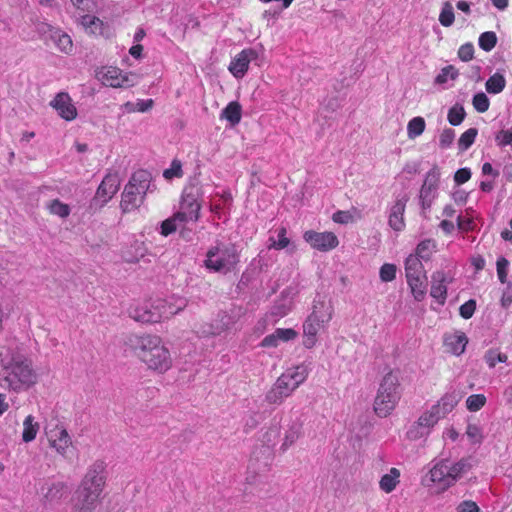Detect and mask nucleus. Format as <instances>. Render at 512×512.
<instances>
[{
	"mask_svg": "<svg viewBox=\"0 0 512 512\" xmlns=\"http://www.w3.org/2000/svg\"><path fill=\"white\" fill-rule=\"evenodd\" d=\"M0 365L2 386L19 393L33 387L38 381V374L29 358L19 347L0 346Z\"/></svg>",
	"mask_w": 512,
	"mask_h": 512,
	"instance_id": "1",
	"label": "nucleus"
},
{
	"mask_svg": "<svg viewBox=\"0 0 512 512\" xmlns=\"http://www.w3.org/2000/svg\"><path fill=\"white\" fill-rule=\"evenodd\" d=\"M105 469L106 464L102 460H97L88 467L76 491L73 512H93L95 510L105 486Z\"/></svg>",
	"mask_w": 512,
	"mask_h": 512,
	"instance_id": "2",
	"label": "nucleus"
},
{
	"mask_svg": "<svg viewBox=\"0 0 512 512\" xmlns=\"http://www.w3.org/2000/svg\"><path fill=\"white\" fill-rule=\"evenodd\" d=\"M134 351L150 370L162 374L172 367L171 353L159 336L150 334L136 336Z\"/></svg>",
	"mask_w": 512,
	"mask_h": 512,
	"instance_id": "3",
	"label": "nucleus"
},
{
	"mask_svg": "<svg viewBox=\"0 0 512 512\" xmlns=\"http://www.w3.org/2000/svg\"><path fill=\"white\" fill-rule=\"evenodd\" d=\"M308 372L305 366H296L282 373L265 395L269 404H281L289 397L307 378Z\"/></svg>",
	"mask_w": 512,
	"mask_h": 512,
	"instance_id": "4",
	"label": "nucleus"
},
{
	"mask_svg": "<svg viewBox=\"0 0 512 512\" xmlns=\"http://www.w3.org/2000/svg\"><path fill=\"white\" fill-rule=\"evenodd\" d=\"M151 185V174L138 170L132 174L121 195L120 208L123 213L136 210L143 203Z\"/></svg>",
	"mask_w": 512,
	"mask_h": 512,
	"instance_id": "5",
	"label": "nucleus"
},
{
	"mask_svg": "<svg viewBox=\"0 0 512 512\" xmlns=\"http://www.w3.org/2000/svg\"><path fill=\"white\" fill-rule=\"evenodd\" d=\"M401 397L399 377L393 371L382 378L374 400V411L379 417H387L395 409Z\"/></svg>",
	"mask_w": 512,
	"mask_h": 512,
	"instance_id": "6",
	"label": "nucleus"
},
{
	"mask_svg": "<svg viewBox=\"0 0 512 512\" xmlns=\"http://www.w3.org/2000/svg\"><path fill=\"white\" fill-rule=\"evenodd\" d=\"M239 262V255L234 245L216 243L208 249L204 266L213 272L226 274L231 272Z\"/></svg>",
	"mask_w": 512,
	"mask_h": 512,
	"instance_id": "7",
	"label": "nucleus"
},
{
	"mask_svg": "<svg viewBox=\"0 0 512 512\" xmlns=\"http://www.w3.org/2000/svg\"><path fill=\"white\" fill-rule=\"evenodd\" d=\"M96 77L103 85L113 88L131 87L137 82L135 74L124 73L121 69L113 66L102 67L96 72Z\"/></svg>",
	"mask_w": 512,
	"mask_h": 512,
	"instance_id": "8",
	"label": "nucleus"
},
{
	"mask_svg": "<svg viewBox=\"0 0 512 512\" xmlns=\"http://www.w3.org/2000/svg\"><path fill=\"white\" fill-rule=\"evenodd\" d=\"M436 408H430L424 411L419 418L410 426L407 431V437L410 440L416 441L421 438L427 437L432 428L440 420Z\"/></svg>",
	"mask_w": 512,
	"mask_h": 512,
	"instance_id": "9",
	"label": "nucleus"
},
{
	"mask_svg": "<svg viewBox=\"0 0 512 512\" xmlns=\"http://www.w3.org/2000/svg\"><path fill=\"white\" fill-rule=\"evenodd\" d=\"M303 239L313 248L321 252H327L339 245L337 236L330 231L317 232L308 230L303 234Z\"/></svg>",
	"mask_w": 512,
	"mask_h": 512,
	"instance_id": "10",
	"label": "nucleus"
},
{
	"mask_svg": "<svg viewBox=\"0 0 512 512\" xmlns=\"http://www.w3.org/2000/svg\"><path fill=\"white\" fill-rule=\"evenodd\" d=\"M48 441L52 449L62 457H67L69 448L72 446V439L67 429L62 425H56L48 432Z\"/></svg>",
	"mask_w": 512,
	"mask_h": 512,
	"instance_id": "11",
	"label": "nucleus"
},
{
	"mask_svg": "<svg viewBox=\"0 0 512 512\" xmlns=\"http://www.w3.org/2000/svg\"><path fill=\"white\" fill-rule=\"evenodd\" d=\"M119 186L120 181L117 174L106 175L99 185L93 201L100 207L104 206L117 193Z\"/></svg>",
	"mask_w": 512,
	"mask_h": 512,
	"instance_id": "12",
	"label": "nucleus"
},
{
	"mask_svg": "<svg viewBox=\"0 0 512 512\" xmlns=\"http://www.w3.org/2000/svg\"><path fill=\"white\" fill-rule=\"evenodd\" d=\"M408 199L409 197L406 194L398 196L389 208L388 225L396 232H401L405 229L404 213Z\"/></svg>",
	"mask_w": 512,
	"mask_h": 512,
	"instance_id": "13",
	"label": "nucleus"
},
{
	"mask_svg": "<svg viewBox=\"0 0 512 512\" xmlns=\"http://www.w3.org/2000/svg\"><path fill=\"white\" fill-rule=\"evenodd\" d=\"M201 205L192 193H184L180 203V209L176 212L185 224L196 223L200 217Z\"/></svg>",
	"mask_w": 512,
	"mask_h": 512,
	"instance_id": "14",
	"label": "nucleus"
},
{
	"mask_svg": "<svg viewBox=\"0 0 512 512\" xmlns=\"http://www.w3.org/2000/svg\"><path fill=\"white\" fill-rule=\"evenodd\" d=\"M258 57L256 50L252 48L243 49L230 62L228 67L231 74L236 78H242L246 74L249 64Z\"/></svg>",
	"mask_w": 512,
	"mask_h": 512,
	"instance_id": "15",
	"label": "nucleus"
},
{
	"mask_svg": "<svg viewBox=\"0 0 512 512\" xmlns=\"http://www.w3.org/2000/svg\"><path fill=\"white\" fill-rule=\"evenodd\" d=\"M155 308L159 315V322L169 319L173 315L179 313L186 307V300L184 298H171V300L158 299L154 301Z\"/></svg>",
	"mask_w": 512,
	"mask_h": 512,
	"instance_id": "16",
	"label": "nucleus"
},
{
	"mask_svg": "<svg viewBox=\"0 0 512 512\" xmlns=\"http://www.w3.org/2000/svg\"><path fill=\"white\" fill-rule=\"evenodd\" d=\"M153 302H145L129 309V316L137 322L141 323H158L159 313L154 310Z\"/></svg>",
	"mask_w": 512,
	"mask_h": 512,
	"instance_id": "17",
	"label": "nucleus"
},
{
	"mask_svg": "<svg viewBox=\"0 0 512 512\" xmlns=\"http://www.w3.org/2000/svg\"><path fill=\"white\" fill-rule=\"evenodd\" d=\"M81 25L84 27L87 33L94 36H102L104 38H110L112 36V30L107 23H104L100 18L92 15H84L81 17Z\"/></svg>",
	"mask_w": 512,
	"mask_h": 512,
	"instance_id": "18",
	"label": "nucleus"
},
{
	"mask_svg": "<svg viewBox=\"0 0 512 512\" xmlns=\"http://www.w3.org/2000/svg\"><path fill=\"white\" fill-rule=\"evenodd\" d=\"M51 106L56 109L60 117L67 121H71L77 116V110L67 93H58L51 101Z\"/></svg>",
	"mask_w": 512,
	"mask_h": 512,
	"instance_id": "19",
	"label": "nucleus"
},
{
	"mask_svg": "<svg viewBox=\"0 0 512 512\" xmlns=\"http://www.w3.org/2000/svg\"><path fill=\"white\" fill-rule=\"evenodd\" d=\"M468 338L462 331H454L444 335V346L448 352L459 356L464 353Z\"/></svg>",
	"mask_w": 512,
	"mask_h": 512,
	"instance_id": "20",
	"label": "nucleus"
},
{
	"mask_svg": "<svg viewBox=\"0 0 512 512\" xmlns=\"http://www.w3.org/2000/svg\"><path fill=\"white\" fill-rule=\"evenodd\" d=\"M447 277L443 271H436L431 276L430 295L443 305L447 298Z\"/></svg>",
	"mask_w": 512,
	"mask_h": 512,
	"instance_id": "21",
	"label": "nucleus"
},
{
	"mask_svg": "<svg viewBox=\"0 0 512 512\" xmlns=\"http://www.w3.org/2000/svg\"><path fill=\"white\" fill-rule=\"evenodd\" d=\"M297 337V332L292 328H278L272 334H269L261 341L262 347H277L279 343L293 340Z\"/></svg>",
	"mask_w": 512,
	"mask_h": 512,
	"instance_id": "22",
	"label": "nucleus"
},
{
	"mask_svg": "<svg viewBox=\"0 0 512 512\" xmlns=\"http://www.w3.org/2000/svg\"><path fill=\"white\" fill-rule=\"evenodd\" d=\"M449 469L448 480L454 485L463 475L469 472L473 467V459L471 457L461 458L457 462L447 460Z\"/></svg>",
	"mask_w": 512,
	"mask_h": 512,
	"instance_id": "23",
	"label": "nucleus"
},
{
	"mask_svg": "<svg viewBox=\"0 0 512 512\" xmlns=\"http://www.w3.org/2000/svg\"><path fill=\"white\" fill-rule=\"evenodd\" d=\"M325 326L326 324L318 322L314 317H307L303 323V344L306 348H312L315 345L318 332Z\"/></svg>",
	"mask_w": 512,
	"mask_h": 512,
	"instance_id": "24",
	"label": "nucleus"
},
{
	"mask_svg": "<svg viewBox=\"0 0 512 512\" xmlns=\"http://www.w3.org/2000/svg\"><path fill=\"white\" fill-rule=\"evenodd\" d=\"M42 494L46 503L53 504L66 497L68 490L63 482H51L42 488Z\"/></svg>",
	"mask_w": 512,
	"mask_h": 512,
	"instance_id": "25",
	"label": "nucleus"
},
{
	"mask_svg": "<svg viewBox=\"0 0 512 512\" xmlns=\"http://www.w3.org/2000/svg\"><path fill=\"white\" fill-rule=\"evenodd\" d=\"M449 469L447 466V459H443L436 463L429 471V479L433 483L439 484L443 489L452 486L448 480Z\"/></svg>",
	"mask_w": 512,
	"mask_h": 512,
	"instance_id": "26",
	"label": "nucleus"
},
{
	"mask_svg": "<svg viewBox=\"0 0 512 512\" xmlns=\"http://www.w3.org/2000/svg\"><path fill=\"white\" fill-rule=\"evenodd\" d=\"M309 316L327 325L333 316V306L324 299L314 300L312 312Z\"/></svg>",
	"mask_w": 512,
	"mask_h": 512,
	"instance_id": "27",
	"label": "nucleus"
},
{
	"mask_svg": "<svg viewBox=\"0 0 512 512\" xmlns=\"http://www.w3.org/2000/svg\"><path fill=\"white\" fill-rule=\"evenodd\" d=\"M461 396L458 392L452 391L446 393L438 402L437 404L431 406V408H436L437 414L439 415V418H443L446 414L450 413L454 407L458 404L460 401Z\"/></svg>",
	"mask_w": 512,
	"mask_h": 512,
	"instance_id": "28",
	"label": "nucleus"
},
{
	"mask_svg": "<svg viewBox=\"0 0 512 512\" xmlns=\"http://www.w3.org/2000/svg\"><path fill=\"white\" fill-rule=\"evenodd\" d=\"M400 470L392 467L388 473L384 474L379 481V488L385 493L393 492L400 483Z\"/></svg>",
	"mask_w": 512,
	"mask_h": 512,
	"instance_id": "29",
	"label": "nucleus"
},
{
	"mask_svg": "<svg viewBox=\"0 0 512 512\" xmlns=\"http://www.w3.org/2000/svg\"><path fill=\"white\" fill-rule=\"evenodd\" d=\"M406 279L426 276L422 261L415 255H409L405 260Z\"/></svg>",
	"mask_w": 512,
	"mask_h": 512,
	"instance_id": "30",
	"label": "nucleus"
},
{
	"mask_svg": "<svg viewBox=\"0 0 512 512\" xmlns=\"http://www.w3.org/2000/svg\"><path fill=\"white\" fill-rule=\"evenodd\" d=\"M302 425L299 422L292 423L285 432L283 442L280 446L282 452H286L301 436Z\"/></svg>",
	"mask_w": 512,
	"mask_h": 512,
	"instance_id": "31",
	"label": "nucleus"
},
{
	"mask_svg": "<svg viewBox=\"0 0 512 512\" xmlns=\"http://www.w3.org/2000/svg\"><path fill=\"white\" fill-rule=\"evenodd\" d=\"M436 251V241L433 239H425L417 245L413 255L417 256L421 261H428Z\"/></svg>",
	"mask_w": 512,
	"mask_h": 512,
	"instance_id": "32",
	"label": "nucleus"
},
{
	"mask_svg": "<svg viewBox=\"0 0 512 512\" xmlns=\"http://www.w3.org/2000/svg\"><path fill=\"white\" fill-rule=\"evenodd\" d=\"M51 40L54 42L60 52L65 54H70L72 52L73 42L67 33L57 29L54 34H51Z\"/></svg>",
	"mask_w": 512,
	"mask_h": 512,
	"instance_id": "33",
	"label": "nucleus"
},
{
	"mask_svg": "<svg viewBox=\"0 0 512 512\" xmlns=\"http://www.w3.org/2000/svg\"><path fill=\"white\" fill-rule=\"evenodd\" d=\"M39 428L40 425L35 421V417L33 415H28L23 421L22 440L25 443H29L35 440Z\"/></svg>",
	"mask_w": 512,
	"mask_h": 512,
	"instance_id": "34",
	"label": "nucleus"
},
{
	"mask_svg": "<svg viewBox=\"0 0 512 512\" xmlns=\"http://www.w3.org/2000/svg\"><path fill=\"white\" fill-rule=\"evenodd\" d=\"M407 283L415 300L422 301L426 295L427 276L407 279Z\"/></svg>",
	"mask_w": 512,
	"mask_h": 512,
	"instance_id": "35",
	"label": "nucleus"
},
{
	"mask_svg": "<svg viewBox=\"0 0 512 512\" xmlns=\"http://www.w3.org/2000/svg\"><path fill=\"white\" fill-rule=\"evenodd\" d=\"M242 115L241 105L236 102H230L221 112V118L226 119L231 125H236L240 122Z\"/></svg>",
	"mask_w": 512,
	"mask_h": 512,
	"instance_id": "36",
	"label": "nucleus"
},
{
	"mask_svg": "<svg viewBox=\"0 0 512 512\" xmlns=\"http://www.w3.org/2000/svg\"><path fill=\"white\" fill-rule=\"evenodd\" d=\"M506 87V79L503 74L496 72L491 75L486 83L485 89L489 94H499Z\"/></svg>",
	"mask_w": 512,
	"mask_h": 512,
	"instance_id": "37",
	"label": "nucleus"
},
{
	"mask_svg": "<svg viewBox=\"0 0 512 512\" xmlns=\"http://www.w3.org/2000/svg\"><path fill=\"white\" fill-rule=\"evenodd\" d=\"M184 221L180 218V216L175 213L173 216L167 218L161 223V235L168 236L182 227L184 225Z\"/></svg>",
	"mask_w": 512,
	"mask_h": 512,
	"instance_id": "38",
	"label": "nucleus"
},
{
	"mask_svg": "<svg viewBox=\"0 0 512 512\" xmlns=\"http://www.w3.org/2000/svg\"><path fill=\"white\" fill-rule=\"evenodd\" d=\"M425 120L424 118L417 116L412 118L407 125V135L409 139H415L420 136L425 130Z\"/></svg>",
	"mask_w": 512,
	"mask_h": 512,
	"instance_id": "39",
	"label": "nucleus"
},
{
	"mask_svg": "<svg viewBox=\"0 0 512 512\" xmlns=\"http://www.w3.org/2000/svg\"><path fill=\"white\" fill-rule=\"evenodd\" d=\"M465 116L466 112L463 105L457 103L449 109L447 119L451 125L458 126L463 122Z\"/></svg>",
	"mask_w": 512,
	"mask_h": 512,
	"instance_id": "40",
	"label": "nucleus"
},
{
	"mask_svg": "<svg viewBox=\"0 0 512 512\" xmlns=\"http://www.w3.org/2000/svg\"><path fill=\"white\" fill-rule=\"evenodd\" d=\"M47 208L49 212L53 215H57L61 218H67L70 215V207L69 205L61 202L58 199L52 200L48 205Z\"/></svg>",
	"mask_w": 512,
	"mask_h": 512,
	"instance_id": "41",
	"label": "nucleus"
},
{
	"mask_svg": "<svg viewBox=\"0 0 512 512\" xmlns=\"http://www.w3.org/2000/svg\"><path fill=\"white\" fill-rule=\"evenodd\" d=\"M287 234V230L285 227H281L279 230H278V239H274L273 237H270L269 238V245H268V248L269 249H276V250H281V249H284L286 248L289 243H290V240L287 238L286 236Z\"/></svg>",
	"mask_w": 512,
	"mask_h": 512,
	"instance_id": "42",
	"label": "nucleus"
},
{
	"mask_svg": "<svg viewBox=\"0 0 512 512\" xmlns=\"http://www.w3.org/2000/svg\"><path fill=\"white\" fill-rule=\"evenodd\" d=\"M478 130L476 128L467 129L458 140L460 151H466L475 141Z\"/></svg>",
	"mask_w": 512,
	"mask_h": 512,
	"instance_id": "43",
	"label": "nucleus"
},
{
	"mask_svg": "<svg viewBox=\"0 0 512 512\" xmlns=\"http://www.w3.org/2000/svg\"><path fill=\"white\" fill-rule=\"evenodd\" d=\"M479 46L486 52L491 51L497 44V36L495 32L487 31L480 35Z\"/></svg>",
	"mask_w": 512,
	"mask_h": 512,
	"instance_id": "44",
	"label": "nucleus"
},
{
	"mask_svg": "<svg viewBox=\"0 0 512 512\" xmlns=\"http://www.w3.org/2000/svg\"><path fill=\"white\" fill-rule=\"evenodd\" d=\"M454 12L450 2H445L439 15V22L444 27H450L454 23Z\"/></svg>",
	"mask_w": 512,
	"mask_h": 512,
	"instance_id": "45",
	"label": "nucleus"
},
{
	"mask_svg": "<svg viewBox=\"0 0 512 512\" xmlns=\"http://www.w3.org/2000/svg\"><path fill=\"white\" fill-rule=\"evenodd\" d=\"M472 105L477 112L484 113L490 107V100L484 92H478L472 98Z\"/></svg>",
	"mask_w": 512,
	"mask_h": 512,
	"instance_id": "46",
	"label": "nucleus"
},
{
	"mask_svg": "<svg viewBox=\"0 0 512 512\" xmlns=\"http://www.w3.org/2000/svg\"><path fill=\"white\" fill-rule=\"evenodd\" d=\"M486 403V397L483 394L470 395L466 400V407L471 412L479 411Z\"/></svg>",
	"mask_w": 512,
	"mask_h": 512,
	"instance_id": "47",
	"label": "nucleus"
},
{
	"mask_svg": "<svg viewBox=\"0 0 512 512\" xmlns=\"http://www.w3.org/2000/svg\"><path fill=\"white\" fill-rule=\"evenodd\" d=\"M457 76H458V70L454 66L449 65V66L444 67L441 70V72L437 75L435 81L438 84H444L449 79L455 80L457 78Z\"/></svg>",
	"mask_w": 512,
	"mask_h": 512,
	"instance_id": "48",
	"label": "nucleus"
},
{
	"mask_svg": "<svg viewBox=\"0 0 512 512\" xmlns=\"http://www.w3.org/2000/svg\"><path fill=\"white\" fill-rule=\"evenodd\" d=\"M397 267L391 263H385L381 266L379 271L380 279L383 282H391L395 279Z\"/></svg>",
	"mask_w": 512,
	"mask_h": 512,
	"instance_id": "49",
	"label": "nucleus"
},
{
	"mask_svg": "<svg viewBox=\"0 0 512 512\" xmlns=\"http://www.w3.org/2000/svg\"><path fill=\"white\" fill-rule=\"evenodd\" d=\"M439 180H440V171L437 167H433L432 169H430L427 172L423 185L437 190Z\"/></svg>",
	"mask_w": 512,
	"mask_h": 512,
	"instance_id": "50",
	"label": "nucleus"
},
{
	"mask_svg": "<svg viewBox=\"0 0 512 512\" xmlns=\"http://www.w3.org/2000/svg\"><path fill=\"white\" fill-rule=\"evenodd\" d=\"M485 360L490 368L495 367L497 362H506L507 355L497 350H489L485 354Z\"/></svg>",
	"mask_w": 512,
	"mask_h": 512,
	"instance_id": "51",
	"label": "nucleus"
},
{
	"mask_svg": "<svg viewBox=\"0 0 512 512\" xmlns=\"http://www.w3.org/2000/svg\"><path fill=\"white\" fill-rule=\"evenodd\" d=\"M495 141L499 147L510 145L512 149V128L507 130H500L495 135Z\"/></svg>",
	"mask_w": 512,
	"mask_h": 512,
	"instance_id": "52",
	"label": "nucleus"
},
{
	"mask_svg": "<svg viewBox=\"0 0 512 512\" xmlns=\"http://www.w3.org/2000/svg\"><path fill=\"white\" fill-rule=\"evenodd\" d=\"M291 310V302L289 300H282L276 302L271 309V314L276 317H283Z\"/></svg>",
	"mask_w": 512,
	"mask_h": 512,
	"instance_id": "53",
	"label": "nucleus"
},
{
	"mask_svg": "<svg viewBox=\"0 0 512 512\" xmlns=\"http://www.w3.org/2000/svg\"><path fill=\"white\" fill-rule=\"evenodd\" d=\"M455 132L451 128H446L442 131L439 137V145L441 148L446 149L450 147L454 141Z\"/></svg>",
	"mask_w": 512,
	"mask_h": 512,
	"instance_id": "54",
	"label": "nucleus"
},
{
	"mask_svg": "<svg viewBox=\"0 0 512 512\" xmlns=\"http://www.w3.org/2000/svg\"><path fill=\"white\" fill-rule=\"evenodd\" d=\"M475 309L476 302L475 300L470 299L460 306L459 313L464 319H470L473 316Z\"/></svg>",
	"mask_w": 512,
	"mask_h": 512,
	"instance_id": "55",
	"label": "nucleus"
},
{
	"mask_svg": "<svg viewBox=\"0 0 512 512\" xmlns=\"http://www.w3.org/2000/svg\"><path fill=\"white\" fill-rule=\"evenodd\" d=\"M163 176L166 179H171L173 177H181L182 176V165L178 160H173L169 169H166L163 173Z\"/></svg>",
	"mask_w": 512,
	"mask_h": 512,
	"instance_id": "56",
	"label": "nucleus"
},
{
	"mask_svg": "<svg viewBox=\"0 0 512 512\" xmlns=\"http://www.w3.org/2000/svg\"><path fill=\"white\" fill-rule=\"evenodd\" d=\"M466 434L473 443H480L482 441V431L476 424H468Z\"/></svg>",
	"mask_w": 512,
	"mask_h": 512,
	"instance_id": "57",
	"label": "nucleus"
},
{
	"mask_svg": "<svg viewBox=\"0 0 512 512\" xmlns=\"http://www.w3.org/2000/svg\"><path fill=\"white\" fill-rule=\"evenodd\" d=\"M497 275L501 283H505L507 280V268L509 262L506 258L501 257L497 260Z\"/></svg>",
	"mask_w": 512,
	"mask_h": 512,
	"instance_id": "58",
	"label": "nucleus"
},
{
	"mask_svg": "<svg viewBox=\"0 0 512 512\" xmlns=\"http://www.w3.org/2000/svg\"><path fill=\"white\" fill-rule=\"evenodd\" d=\"M35 29L41 37H48L49 39H51V34H54V32L57 31V28L46 22H38Z\"/></svg>",
	"mask_w": 512,
	"mask_h": 512,
	"instance_id": "59",
	"label": "nucleus"
},
{
	"mask_svg": "<svg viewBox=\"0 0 512 512\" xmlns=\"http://www.w3.org/2000/svg\"><path fill=\"white\" fill-rule=\"evenodd\" d=\"M474 55V46L471 43L462 45L458 50V56L462 61H470Z\"/></svg>",
	"mask_w": 512,
	"mask_h": 512,
	"instance_id": "60",
	"label": "nucleus"
},
{
	"mask_svg": "<svg viewBox=\"0 0 512 512\" xmlns=\"http://www.w3.org/2000/svg\"><path fill=\"white\" fill-rule=\"evenodd\" d=\"M73 5L82 11L92 12L96 8V0H71Z\"/></svg>",
	"mask_w": 512,
	"mask_h": 512,
	"instance_id": "61",
	"label": "nucleus"
},
{
	"mask_svg": "<svg viewBox=\"0 0 512 512\" xmlns=\"http://www.w3.org/2000/svg\"><path fill=\"white\" fill-rule=\"evenodd\" d=\"M471 178V170L469 168H461L455 172L454 181L456 184L461 185Z\"/></svg>",
	"mask_w": 512,
	"mask_h": 512,
	"instance_id": "62",
	"label": "nucleus"
},
{
	"mask_svg": "<svg viewBox=\"0 0 512 512\" xmlns=\"http://www.w3.org/2000/svg\"><path fill=\"white\" fill-rule=\"evenodd\" d=\"M332 219L339 224H347L352 221L353 217L349 211H337L333 214Z\"/></svg>",
	"mask_w": 512,
	"mask_h": 512,
	"instance_id": "63",
	"label": "nucleus"
},
{
	"mask_svg": "<svg viewBox=\"0 0 512 512\" xmlns=\"http://www.w3.org/2000/svg\"><path fill=\"white\" fill-rule=\"evenodd\" d=\"M458 512H479V507L474 501H463L457 507Z\"/></svg>",
	"mask_w": 512,
	"mask_h": 512,
	"instance_id": "64",
	"label": "nucleus"
}]
</instances>
